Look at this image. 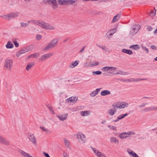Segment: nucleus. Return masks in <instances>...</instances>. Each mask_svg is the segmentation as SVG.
<instances>
[{
	"label": "nucleus",
	"instance_id": "nucleus-1",
	"mask_svg": "<svg viewBox=\"0 0 157 157\" xmlns=\"http://www.w3.org/2000/svg\"><path fill=\"white\" fill-rule=\"evenodd\" d=\"M30 23L36 24L42 28L47 30H55L56 28L55 26L43 21L32 20L28 21V23L29 24Z\"/></svg>",
	"mask_w": 157,
	"mask_h": 157
},
{
	"label": "nucleus",
	"instance_id": "nucleus-2",
	"mask_svg": "<svg viewBox=\"0 0 157 157\" xmlns=\"http://www.w3.org/2000/svg\"><path fill=\"white\" fill-rule=\"evenodd\" d=\"M58 41V39H54L48 44L47 46L44 48L43 49V51H46L49 49L52 48L53 47H56L57 45Z\"/></svg>",
	"mask_w": 157,
	"mask_h": 157
},
{
	"label": "nucleus",
	"instance_id": "nucleus-3",
	"mask_svg": "<svg viewBox=\"0 0 157 157\" xmlns=\"http://www.w3.org/2000/svg\"><path fill=\"white\" fill-rule=\"evenodd\" d=\"M77 139L79 143L81 144L85 143L86 139L84 134L81 132H78L77 134Z\"/></svg>",
	"mask_w": 157,
	"mask_h": 157
},
{
	"label": "nucleus",
	"instance_id": "nucleus-4",
	"mask_svg": "<svg viewBox=\"0 0 157 157\" xmlns=\"http://www.w3.org/2000/svg\"><path fill=\"white\" fill-rule=\"evenodd\" d=\"M5 67L8 70H11L13 66V61L12 59H7L5 60L4 64Z\"/></svg>",
	"mask_w": 157,
	"mask_h": 157
},
{
	"label": "nucleus",
	"instance_id": "nucleus-5",
	"mask_svg": "<svg viewBox=\"0 0 157 157\" xmlns=\"http://www.w3.org/2000/svg\"><path fill=\"white\" fill-rule=\"evenodd\" d=\"M140 27V25H133L132 27L130 30V34L132 35L135 34L138 31Z\"/></svg>",
	"mask_w": 157,
	"mask_h": 157
},
{
	"label": "nucleus",
	"instance_id": "nucleus-6",
	"mask_svg": "<svg viewBox=\"0 0 157 157\" xmlns=\"http://www.w3.org/2000/svg\"><path fill=\"white\" fill-rule=\"evenodd\" d=\"M95 155L97 157H107L106 155L100 151L98 150L95 148L90 147Z\"/></svg>",
	"mask_w": 157,
	"mask_h": 157
},
{
	"label": "nucleus",
	"instance_id": "nucleus-7",
	"mask_svg": "<svg viewBox=\"0 0 157 157\" xmlns=\"http://www.w3.org/2000/svg\"><path fill=\"white\" fill-rule=\"evenodd\" d=\"M30 50V48L29 46L23 48L18 52L16 54V56L17 57H18L24 53L29 51Z\"/></svg>",
	"mask_w": 157,
	"mask_h": 157
},
{
	"label": "nucleus",
	"instance_id": "nucleus-8",
	"mask_svg": "<svg viewBox=\"0 0 157 157\" xmlns=\"http://www.w3.org/2000/svg\"><path fill=\"white\" fill-rule=\"evenodd\" d=\"M53 53L51 52L42 55L39 59L41 61H45L53 55Z\"/></svg>",
	"mask_w": 157,
	"mask_h": 157
},
{
	"label": "nucleus",
	"instance_id": "nucleus-9",
	"mask_svg": "<svg viewBox=\"0 0 157 157\" xmlns=\"http://www.w3.org/2000/svg\"><path fill=\"white\" fill-rule=\"evenodd\" d=\"M116 32L117 29H111L107 32L105 36L109 39H110L112 37L113 34Z\"/></svg>",
	"mask_w": 157,
	"mask_h": 157
},
{
	"label": "nucleus",
	"instance_id": "nucleus-10",
	"mask_svg": "<svg viewBox=\"0 0 157 157\" xmlns=\"http://www.w3.org/2000/svg\"><path fill=\"white\" fill-rule=\"evenodd\" d=\"M147 80V78H131L129 79H126V80H124L123 81L125 82H137L143 80Z\"/></svg>",
	"mask_w": 157,
	"mask_h": 157
},
{
	"label": "nucleus",
	"instance_id": "nucleus-11",
	"mask_svg": "<svg viewBox=\"0 0 157 157\" xmlns=\"http://www.w3.org/2000/svg\"><path fill=\"white\" fill-rule=\"evenodd\" d=\"M28 138L30 141L34 144L36 145V140L35 136L32 134H29L28 136Z\"/></svg>",
	"mask_w": 157,
	"mask_h": 157
},
{
	"label": "nucleus",
	"instance_id": "nucleus-12",
	"mask_svg": "<svg viewBox=\"0 0 157 157\" xmlns=\"http://www.w3.org/2000/svg\"><path fill=\"white\" fill-rule=\"evenodd\" d=\"M0 143L4 144L6 145H9L10 144L9 142L3 137L0 135Z\"/></svg>",
	"mask_w": 157,
	"mask_h": 157
},
{
	"label": "nucleus",
	"instance_id": "nucleus-13",
	"mask_svg": "<svg viewBox=\"0 0 157 157\" xmlns=\"http://www.w3.org/2000/svg\"><path fill=\"white\" fill-rule=\"evenodd\" d=\"M47 2L50 5L52 6L53 8L56 7L57 4L56 0H48Z\"/></svg>",
	"mask_w": 157,
	"mask_h": 157
},
{
	"label": "nucleus",
	"instance_id": "nucleus-14",
	"mask_svg": "<svg viewBox=\"0 0 157 157\" xmlns=\"http://www.w3.org/2000/svg\"><path fill=\"white\" fill-rule=\"evenodd\" d=\"M77 100V98L75 97H71L66 100V101L68 103H69L70 102L75 103Z\"/></svg>",
	"mask_w": 157,
	"mask_h": 157
},
{
	"label": "nucleus",
	"instance_id": "nucleus-15",
	"mask_svg": "<svg viewBox=\"0 0 157 157\" xmlns=\"http://www.w3.org/2000/svg\"><path fill=\"white\" fill-rule=\"evenodd\" d=\"M116 68L114 67H103L101 70L103 71H112L113 70H116Z\"/></svg>",
	"mask_w": 157,
	"mask_h": 157
},
{
	"label": "nucleus",
	"instance_id": "nucleus-16",
	"mask_svg": "<svg viewBox=\"0 0 157 157\" xmlns=\"http://www.w3.org/2000/svg\"><path fill=\"white\" fill-rule=\"evenodd\" d=\"M68 114L66 113L63 115H59L57 116V117L61 121H63L67 118Z\"/></svg>",
	"mask_w": 157,
	"mask_h": 157
},
{
	"label": "nucleus",
	"instance_id": "nucleus-17",
	"mask_svg": "<svg viewBox=\"0 0 157 157\" xmlns=\"http://www.w3.org/2000/svg\"><path fill=\"white\" fill-rule=\"evenodd\" d=\"M110 142L112 144H118L119 143L118 140L115 137H111L110 138Z\"/></svg>",
	"mask_w": 157,
	"mask_h": 157
},
{
	"label": "nucleus",
	"instance_id": "nucleus-18",
	"mask_svg": "<svg viewBox=\"0 0 157 157\" xmlns=\"http://www.w3.org/2000/svg\"><path fill=\"white\" fill-rule=\"evenodd\" d=\"M79 61L78 60L75 61L74 62L71 63L69 65V67L73 68L77 66L79 63Z\"/></svg>",
	"mask_w": 157,
	"mask_h": 157
},
{
	"label": "nucleus",
	"instance_id": "nucleus-19",
	"mask_svg": "<svg viewBox=\"0 0 157 157\" xmlns=\"http://www.w3.org/2000/svg\"><path fill=\"white\" fill-rule=\"evenodd\" d=\"M155 106H151L150 107L144 108L142 110V111L144 112H147L150 111H152L154 110Z\"/></svg>",
	"mask_w": 157,
	"mask_h": 157
},
{
	"label": "nucleus",
	"instance_id": "nucleus-20",
	"mask_svg": "<svg viewBox=\"0 0 157 157\" xmlns=\"http://www.w3.org/2000/svg\"><path fill=\"white\" fill-rule=\"evenodd\" d=\"M126 135H127L126 132H122L119 134V137L121 139H126L129 137L128 136Z\"/></svg>",
	"mask_w": 157,
	"mask_h": 157
},
{
	"label": "nucleus",
	"instance_id": "nucleus-21",
	"mask_svg": "<svg viewBox=\"0 0 157 157\" xmlns=\"http://www.w3.org/2000/svg\"><path fill=\"white\" fill-rule=\"evenodd\" d=\"M19 152L24 157H33L30 155L28 153H26L24 151L21 150H20L19 151Z\"/></svg>",
	"mask_w": 157,
	"mask_h": 157
},
{
	"label": "nucleus",
	"instance_id": "nucleus-22",
	"mask_svg": "<svg viewBox=\"0 0 157 157\" xmlns=\"http://www.w3.org/2000/svg\"><path fill=\"white\" fill-rule=\"evenodd\" d=\"M101 89V88L97 89L96 90L93 91L90 94V96L91 97L95 96L98 94Z\"/></svg>",
	"mask_w": 157,
	"mask_h": 157
},
{
	"label": "nucleus",
	"instance_id": "nucleus-23",
	"mask_svg": "<svg viewBox=\"0 0 157 157\" xmlns=\"http://www.w3.org/2000/svg\"><path fill=\"white\" fill-rule=\"evenodd\" d=\"M127 151L130 155H131L133 157H139L136 153L131 149H128Z\"/></svg>",
	"mask_w": 157,
	"mask_h": 157
},
{
	"label": "nucleus",
	"instance_id": "nucleus-24",
	"mask_svg": "<svg viewBox=\"0 0 157 157\" xmlns=\"http://www.w3.org/2000/svg\"><path fill=\"white\" fill-rule=\"evenodd\" d=\"M121 16L120 13H118L113 18V20L112 21V23H114L117 21L120 18Z\"/></svg>",
	"mask_w": 157,
	"mask_h": 157
},
{
	"label": "nucleus",
	"instance_id": "nucleus-25",
	"mask_svg": "<svg viewBox=\"0 0 157 157\" xmlns=\"http://www.w3.org/2000/svg\"><path fill=\"white\" fill-rule=\"evenodd\" d=\"M121 51L123 53H126L129 55H131L133 54L132 51L130 50L123 49Z\"/></svg>",
	"mask_w": 157,
	"mask_h": 157
},
{
	"label": "nucleus",
	"instance_id": "nucleus-26",
	"mask_svg": "<svg viewBox=\"0 0 157 157\" xmlns=\"http://www.w3.org/2000/svg\"><path fill=\"white\" fill-rule=\"evenodd\" d=\"M116 111L115 109H109L108 111V113L110 115H113L115 114Z\"/></svg>",
	"mask_w": 157,
	"mask_h": 157
},
{
	"label": "nucleus",
	"instance_id": "nucleus-27",
	"mask_svg": "<svg viewBox=\"0 0 157 157\" xmlns=\"http://www.w3.org/2000/svg\"><path fill=\"white\" fill-rule=\"evenodd\" d=\"M110 94V92L109 91L106 90L102 91L101 94V95L104 96L106 95H109Z\"/></svg>",
	"mask_w": 157,
	"mask_h": 157
},
{
	"label": "nucleus",
	"instance_id": "nucleus-28",
	"mask_svg": "<svg viewBox=\"0 0 157 157\" xmlns=\"http://www.w3.org/2000/svg\"><path fill=\"white\" fill-rule=\"evenodd\" d=\"M6 47L7 49L12 48L13 47V45L12 42L9 41L7 44L6 45Z\"/></svg>",
	"mask_w": 157,
	"mask_h": 157
},
{
	"label": "nucleus",
	"instance_id": "nucleus-29",
	"mask_svg": "<svg viewBox=\"0 0 157 157\" xmlns=\"http://www.w3.org/2000/svg\"><path fill=\"white\" fill-rule=\"evenodd\" d=\"M3 16L5 18L7 19L8 20L14 18L12 13L8 14L7 15H4Z\"/></svg>",
	"mask_w": 157,
	"mask_h": 157
},
{
	"label": "nucleus",
	"instance_id": "nucleus-30",
	"mask_svg": "<svg viewBox=\"0 0 157 157\" xmlns=\"http://www.w3.org/2000/svg\"><path fill=\"white\" fill-rule=\"evenodd\" d=\"M34 63H28L26 67V70L28 71H29V70L34 66Z\"/></svg>",
	"mask_w": 157,
	"mask_h": 157
},
{
	"label": "nucleus",
	"instance_id": "nucleus-31",
	"mask_svg": "<svg viewBox=\"0 0 157 157\" xmlns=\"http://www.w3.org/2000/svg\"><path fill=\"white\" fill-rule=\"evenodd\" d=\"M64 141L66 146L67 148H70L71 147V145L68 141L67 139H64Z\"/></svg>",
	"mask_w": 157,
	"mask_h": 157
},
{
	"label": "nucleus",
	"instance_id": "nucleus-32",
	"mask_svg": "<svg viewBox=\"0 0 157 157\" xmlns=\"http://www.w3.org/2000/svg\"><path fill=\"white\" fill-rule=\"evenodd\" d=\"M40 128L42 130L45 132L47 133H48L50 132V131L49 129L45 128V127L40 126Z\"/></svg>",
	"mask_w": 157,
	"mask_h": 157
},
{
	"label": "nucleus",
	"instance_id": "nucleus-33",
	"mask_svg": "<svg viewBox=\"0 0 157 157\" xmlns=\"http://www.w3.org/2000/svg\"><path fill=\"white\" fill-rule=\"evenodd\" d=\"M59 4L61 5H67V0H61L59 1L58 2Z\"/></svg>",
	"mask_w": 157,
	"mask_h": 157
},
{
	"label": "nucleus",
	"instance_id": "nucleus-34",
	"mask_svg": "<svg viewBox=\"0 0 157 157\" xmlns=\"http://www.w3.org/2000/svg\"><path fill=\"white\" fill-rule=\"evenodd\" d=\"M128 73L127 72H124L122 71H120L119 72H117L116 73L117 75H128Z\"/></svg>",
	"mask_w": 157,
	"mask_h": 157
},
{
	"label": "nucleus",
	"instance_id": "nucleus-35",
	"mask_svg": "<svg viewBox=\"0 0 157 157\" xmlns=\"http://www.w3.org/2000/svg\"><path fill=\"white\" fill-rule=\"evenodd\" d=\"M80 114L82 116H87L88 114V111H81L80 112Z\"/></svg>",
	"mask_w": 157,
	"mask_h": 157
},
{
	"label": "nucleus",
	"instance_id": "nucleus-36",
	"mask_svg": "<svg viewBox=\"0 0 157 157\" xmlns=\"http://www.w3.org/2000/svg\"><path fill=\"white\" fill-rule=\"evenodd\" d=\"M129 48H133L134 49H139L140 48L138 44H135L131 45L130 47Z\"/></svg>",
	"mask_w": 157,
	"mask_h": 157
},
{
	"label": "nucleus",
	"instance_id": "nucleus-37",
	"mask_svg": "<svg viewBox=\"0 0 157 157\" xmlns=\"http://www.w3.org/2000/svg\"><path fill=\"white\" fill-rule=\"evenodd\" d=\"M39 56V54L38 53H34L33 54H32L29 56V58L32 57L33 58H37Z\"/></svg>",
	"mask_w": 157,
	"mask_h": 157
},
{
	"label": "nucleus",
	"instance_id": "nucleus-38",
	"mask_svg": "<svg viewBox=\"0 0 157 157\" xmlns=\"http://www.w3.org/2000/svg\"><path fill=\"white\" fill-rule=\"evenodd\" d=\"M128 114L127 113H126L125 114H121L118 116V117L119 118L120 120L122 119L123 118H124L125 117L127 116Z\"/></svg>",
	"mask_w": 157,
	"mask_h": 157
},
{
	"label": "nucleus",
	"instance_id": "nucleus-39",
	"mask_svg": "<svg viewBox=\"0 0 157 157\" xmlns=\"http://www.w3.org/2000/svg\"><path fill=\"white\" fill-rule=\"evenodd\" d=\"M108 127L109 128L112 130L117 131V127L115 126H112L111 125H108Z\"/></svg>",
	"mask_w": 157,
	"mask_h": 157
},
{
	"label": "nucleus",
	"instance_id": "nucleus-40",
	"mask_svg": "<svg viewBox=\"0 0 157 157\" xmlns=\"http://www.w3.org/2000/svg\"><path fill=\"white\" fill-rule=\"evenodd\" d=\"M113 107L114 108L113 109H119L118 103H115L112 105Z\"/></svg>",
	"mask_w": 157,
	"mask_h": 157
},
{
	"label": "nucleus",
	"instance_id": "nucleus-41",
	"mask_svg": "<svg viewBox=\"0 0 157 157\" xmlns=\"http://www.w3.org/2000/svg\"><path fill=\"white\" fill-rule=\"evenodd\" d=\"M99 65V63L98 62H93L90 65H89L90 67H93L94 66H96Z\"/></svg>",
	"mask_w": 157,
	"mask_h": 157
},
{
	"label": "nucleus",
	"instance_id": "nucleus-42",
	"mask_svg": "<svg viewBox=\"0 0 157 157\" xmlns=\"http://www.w3.org/2000/svg\"><path fill=\"white\" fill-rule=\"evenodd\" d=\"M75 1L73 0H67V5L70 4L72 5L75 2Z\"/></svg>",
	"mask_w": 157,
	"mask_h": 157
},
{
	"label": "nucleus",
	"instance_id": "nucleus-43",
	"mask_svg": "<svg viewBox=\"0 0 157 157\" xmlns=\"http://www.w3.org/2000/svg\"><path fill=\"white\" fill-rule=\"evenodd\" d=\"M29 24L28 23V22L27 23H24L23 22H21V27H26Z\"/></svg>",
	"mask_w": 157,
	"mask_h": 157
},
{
	"label": "nucleus",
	"instance_id": "nucleus-44",
	"mask_svg": "<svg viewBox=\"0 0 157 157\" xmlns=\"http://www.w3.org/2000/svg\"><path fill=\"white\" fill-rule=\"evenodd\" d=\"M13 18H15L18 16L19 14L18 12H13L12 13Z\"/></svg>",
	"mask_w": 157,
	"mask_h": 157
},
{
	"label": "nucleus",
	"instance_id": "nucleus-45",
	"mask_svg": "<svg viewBox=\"0 0 157 157\" xmlns=\"http://www.w3.org/2000/svg\"><path fill=\"white\" fill-rule=\"evenodd\" d=\"M120 103L121 104L122 107H123V108L125 107L128 106V105L127 103H126L125 102Z\"/></svg>",
	"mask_w": 157,
	"mask_h": 157
},
{
	"label": "nucleus",
	"instance_id": "nucleus-46",
	"mask_svg": "<svg viewBox=\"0 0 157 157\" xmlns=\"http://www.w3.org/2000/svg\"><path fill=\"white\" fill-rule=\"evenodd\" d=\"M101 72L99 71H94L92 72V74L93 75H94V74H96L97 75H99L101 74Z\"/></svg>",
	"mask_w": 157,
	"mask_h": 157
},
{
	"label": "nucleus",
	"instance_id": "nucleus-47",
	"mask_svg": "<svg viewBox=\"0 0 157 157\" xmlns=\"http://www.w3.org/2000/svg\"><path fill=\"white\" fill-rule=\"evenodd\" d=\"M42 36L40 34H38L36 36V39L38 40H40Z\"/></svg>",
	"mask_w": 157,
	"mask_h": 157
},
{
	"label": "nucleus",
	"instance_id": "nucleus-48",
	"mask_svg": "<svg viewBox=\"0 0 157 157\" xmlns=\"http://www.w3.org/2000/svg\"><path fill=\"white\" fill-rule=\"evenodd\" d=\"M13 43L14 44L15 47H18L19 45V43L17 41L15 40H13Z\"/></svg>",
	"mask_w": 157,
	"mask_h": 157
},
{
	"label": "nucleus",
	"instance_id": "nucleus-49",
	"mask_svg": "<svg viewBox=\"0 0 157 157\" xmlns=\"http://www.w3.org/2000/svg\"><path fill=\"white\" fill-rule=\"evenodd\" d=\"M142 48L146 52V53H148L149 52V50L148 48H146V47L142 46Z\"/></svg>",
	"mask_w": 157,
	"mask_h": 157
},
{
	"label": "nucleus",
	"instance_id": "nucleus-50",
	"mask_svg": "<svg viewBox=\"0 0 157 157\" xmlns=\"http://www.w3.org/2000/svg\"><path fill=\"white\" fill-rule=\"evenodd\" d=\"M70 110L72 112H75L78 110V109L77 108H71L70 109Z\"/></svg>",
	"mask_w": 157,
	"mask_h": 157
},
{
	"label": "nucleus",
	"instance_id": "nucleus-51",
	"mask_svg": "<svg viewBox=\"0 0 157 157\" xmlns=\"http://www.w3.org/2000/svg\"><path fill=\"white\" fill-rule=\"evenodd\" d=\"M127 134L128 135V136H129V135L130 134H132V135H134L135 134V133L134 131H130L128 132H126Z\"/></svg>",
	"mask_w": 157,
	"mask_h": 157
},
{
	"label": "nucleus",
	"instance_id": "nucleus-52",
	"mask_svg": "<svg viewBox=\"0 0 157 157\" xmlns=\"http://www.w3.org/2000/svg\"><path fill=\"white\" fill-rule=\"evenodd\" d=\"M48 109L50 110L51 111L52 113V114H55V113H54L53 110L52 109V107L50 106H48Z\"/></svg>",
	"mask_w": 157,
	"mask_h": 157
},
{
	"label": "nucleus",
	"instance_id": "nucleus-53",
	"mask_svg": "<svg viewBox=\"0 0 157 157\" xmlns=\"http://www.w3.org/2000/svg\"><path fill=\"white\" fill-rule=\"evenodd\" d=\"M151 48L153 49L156 50L157 49L156 47L154 45H151Z\"/></svg>",
	"mask_w": 157,
	"mask_h": 157
},
{
	"label": "nucleus",
	"instance_id": "nucleus-54",
	"mask_svg": "<svg viewBox=\"0 0 157 157\" xmlns=\"http://www.w3.org/2000/svg\"><path fill=\"white\" fill-rule=\"evenodd\" d=\"M63 157H68V155L66 152H64L63 154Z\"/></svg>",
	"mask_w": 157,
	"mask_h": 157
},
{
	"label": "nucleus",
	"instance_id": "nucleus-55",
	"mask_svg": "<svg viewBox=\"0 0 157 157\" xmlns=\"http://www.w3.org/2000/svg\"><path fill=\"white\" fill-rule=\"evenodd\" d=\"M84 67H88V63L86 61L84 63Z\"/></svg>",
	"mask_w": 157,
	"mask_h": 157
},
{
	"label": "nucleus",
	"instance_id": "nucleus-56",
	"mask_svg": "<svg viewBox=\"0 0 157 157\" xmlns=\"http://www.w3.org/2000/svg\"><path fill=\"white\" fill-rule=\"evenodd\" d=\"M118 106L119 109L123 108V107H122L121 104L120 103H118Z\"/></svg>",
	"mask_w": 157,
	"mask_h": 157
},
{
	"label": "nucleus",
	"instance_id": "nucleus-57",
	"mask_svg": "<svg viewBox=\"0 0 157 157\" xmlns=\"http://www.w3.org/2000/svg\"><path fill=\"white\" fill-rule=\"evenodd\" d=\"M147 104H146V103H144L142 104V105H140L139 106L140 107H143L145 106Z\"/></svg>",
	"mask_w": 157,
	"mask_h": 157
},
{
	"label": "nucleus",
	"instance_id": "nucleus-58",
	"mask_svg": "<svg viewBox=\"0 0 157 157\" xmlns=\"http://www.w3.org/2000/svg\"><path fill=\"white\" fill-rule=\"evenodd\" d=\"M120 120V119H119V118L118 117H117V118L115 120L113 121V122H117Z\"/></svg>",
	"mask_w": 157,
	"mask_h": 157
},
{
	"label": "nucleus",
	"instance_id": "nucleus-59",
	"mask_svg": "<svg viewBox=\"0 0 157 157\" xmlns=\"http://www.w3.org/2000/svg\"><path fill=\"white\" fill-rule=\"evenodd\" d=\"M44 155L46 157H50V156H49V154L48 153H45V152H44Z\"/></svg>",
	"mask_w": 157,
	"mask_h": 157
},
{
	"label": "nucleus",
	"instance_id": "nucleus-60",
	"mask_svg": "<svg viewBox=\"0 0 157 157\" xmlns=\"http://www.w3.org/2000/svg\"><path fill=\"white\" fill-rule=\"evenodd\" d=\"M85 47L84 46V47H83L82 48V49L79 51V52L80 53H81L84 50L85 48Z\"/></svg>",
	"mask_w": 157,
	"mask_h": 157
},
{
	"label": "nucleus",
	"instance_id": "nucleus-61",
	"mask_svg": "<svg viewBox=\"0 0 157 157\" xmlns=\"http://www.w3.org/2000/svg\"><path fill=\"white\" fill-rule=\"evenodd\" d=\"M147 29L149 31H150L152 29V28L151 26L149 27L148 28H147Z\"/></svg>",
	"mask_w": 157,
	"mask_h": 157
},
{
	"label": "nucleus",
	"instance_id": "nucleus-62",
	"mask_svg": "<svg viewBox=\"0 0 157 157\" xmlns=\"http://www.w3.org/2000/svg\"><path fill=\"white\" fill-rule=\"evenodd\" d=\"M151 13L152 14V16H154L155 14V13H154L153 11H151Z\"/></svg>",
	"mask_w": 157,
	"mask_h": 157
},
{
	"label": "nucleus",
	"instance_id": "nucleus-63",
	"mask_svg": "<svg viewBox=\"0 0 157 157\" xmlns=\"http://www.w3.org/2000/svg\"><path fill=\"white\" fill-rule=\"evenodd\" d=\"M154 33L155 34L157 33V28L156 29Z\"/></svg>",
	"mask_w": 157,
	"mask_h": 157
},
{
	"label": "nucleus",
	"instance_id": "nucleus-64",
	"mask_svg": "<svg viewBox=\"0 0 157 157\" xmlns=\"http://www.w3.org/2000/svg\"><path fill=\"white\" fill-rule=\"evenodd\" d=\"M154 60L157 61V56L154 59Z\"/></svg>",
	"mask_w": 157,
	"mask_h": 157
}]
</instances>
